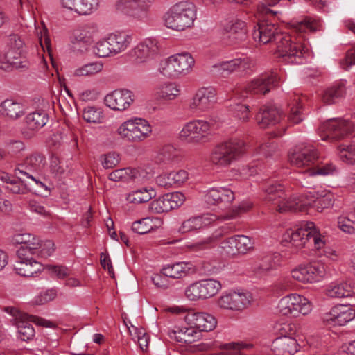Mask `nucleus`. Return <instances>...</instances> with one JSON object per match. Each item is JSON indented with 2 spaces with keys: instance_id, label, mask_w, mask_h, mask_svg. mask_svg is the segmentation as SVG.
<instances>
[{
  "instance_id": "obj_1",
  "label": "nucleus",
  "mask_w": 355,
  "mask_h": 355,
  "mask_svg": "<svg viewBox=\"0 0 355 355\" xmlns=\"http://www.w3.org/2000/svg\"><path fill=\"white\" fill-rule=\"evenodd\" d=\"M252 37L254 41L263 44L275 42L277 57L287 64L303 63L304 54L309 51L304 43L293 42L291 35L278 33L274 24L266 21L257 24L252 32Z\"/></svg>"
},
{
  "instance_id": "obj_2",
  "label": "nucleus",
  "mask_w": 355,
  "mask_h": 355,
  "mask_svg": "<svg viewBox=\"0 0 355 355\" xmlns=\"http://www.w3.org/2000/svg\"><path fill=\"white\" fill-rule=\"evenodd\" d=\"M284 241L289 242L292 245L301 248L306 244H313L314 248H322L325 242L324 237L315 227L313 222H304L299 227L289 229L284 234Z\"/></svg>"
},
{
  "instance_id": "obj_3",
  "label": "nucleus",
  "mask_w": 355,
  "mask_h": 355,
  "mask_svg": "<svg viewBox=\"0 0 355 355\" xmlns=\"http://www.w3.org/2000/svg\"><path fill=\"white\" fill-rule=\"evenodd\" d=\"M245 143L239 139H232L216 145L211 151L210 160L219 167H227L240 159L245 153Z\"/></svg>"
},
{
  "instance_id": "obj_4",
  "label": "nucleus",
  "mask_w": 355,
  "mask_h": 355,
  "mask_svg": "<svg viewBox=\"0 0 355 355\" xmlns=\"http://www.w3.org/2000/svg\"><path fill=\"white\" fill-rule=\"evenodd\" d=\"M196 19V7L189 1H181L174 5L165 17V24L169 28L183 31L191 27Z\"/></svg>"
},
{
  "instance_id": "obj_5",
  "label": "nucleus",
  "mask_w": 355,
  "mask_h": 355,
  "mask_svg": "<svg viewBox=\"0 0 355 355\" xmlns=\"http://www.w3.org/2000/svg\"><path fill=\"white\" fill-rule=\"evenodd\" d=\"M151 132V125L141 118L127 120L117 129V134L121 139L132 143H139L146 140Z\"/></svg>"
},
{
  "instance_id": "obj_6",
  "label": "nucleus",
  "mask_w": 355,
  "mask_h": 355,
  "mask_svg": "<svg viewBox=\"0 0 355 355\" xmlns=\"http://www.w3.org/2000/svg\"><path fill=\"white\" fill-rule=\"evenodd\" d=\"M194 64V59L188 53L170 56L160 64L159 71L164 76L178 78L187 74Z\"/></svg>"
},
{
  "instance_id": "obj_7",
  "label": "nucleus",
  "mask_w": 355,
  "mask_h": 355,
  "mask_svg": "<svg viewBox=\"0 0 355 355\" xmlns=\"http://www.w3.org/2000/svg\"><path fill=\"white\" fill-rule=\"evenodd\" d=\"M263 190L266 193L265 200L277 205V211L280 213L297 211V209L301 208L296 199L287 198V196L284 191V187L280 184L269 183Z\"/></svg>"
},
{
  "instance_id": "obj_8",
  "label": "nucleus",
  "mask_w": 355,
  "mask_h": 355,
  "mask_svg": "<svg viewBox=\"0 0 355 355\" xmlns=\"http://www.w3.org/2000/svg\"><path fill=\"white\" fill-rule=\"evenodd\" d=\"M211 130V125L204 120H193L184 125L179 133L180 140L198 144L204 141Z\"/></svg>"
},
{
  "instance_id": "obj_9",
  "label": "nucleus",
  "mask_w": 355,
  "mask_h": 355,
  "mask_svg": "<svg viewBox=\"0 0 355 355\" xmlns=\"http://www.w3.org/2000/svg\"><path fill=\"white\" fill-rule=\"evenodd\" d=\"M279 312L284 315L297 317L300 313L305 315L311 310L309 301L304 296L293 293L282 297L279 304Z\"/></svg>"
},
{
  "instance_id": "obj_10",
  "label": "nucleus",
  "mask_w": 355,
  "mask_h": 355,
  "mask_svg": "<svg viewBox=\"0 0 355 355\" xmlns=\"http://www.w3.org/2000/svg\"><path fill=\"white\" fill-rule=\"evenodd\" d=\"M220 288L221 284L218 281L202 279L189 285L185 290V295L190 300L207 299L216 295Z\"/></svg>"
},
{
  "instance_id": "obj_11",
  "label": "nucleus",
  "mask_w": 355,
  "mask_h": 355,
  "mask_svg": "<svg viewBox=\"0 0 355 355\" xmlns=\"http://www.w3.org/2000/svg\"><path fill=\"white\" fill-rule=\"evenodd\" d=\"M318 153L311 145L295 146L288 154V160L291 165L298 168H311L318 159Z\"/></svg>"
},
{
  "instance_id": "obj_12",
  "label": "nucleus",
  "mask_w": 355,
  "mask_h": 355,
  "mask_svg": "<svg viewBox=\"0 0 355 355\" xmlns=\"http://www.w3.org/2000/svg\"><path fill=\"white\" fill-rule=\"evenodd\" d=\"M154 0H119L116 9L123 14L137 19L146 18Z\"/></svg>"
},
{
  "instance_id": "obj_13",
  "label": "nucleus",
  "mask_w": 355,
  "mask_h": 355,
  "mask_svg": "<svg viewBox=\"0 0 355 355\" xmlns=\"http://www.w3.org/2000/svg\"><path fill=\"white\" fill-rule=\"evenodd\" d=\"M292 277L302 283L318 282L325 274L324 265L314 262L306 265H300L291 270Z\"/></svg>"
},
{
  "instance_id": "obj_14",
  "label": "nucleus",
  "mask_w": 355,
  "mask_h": 355,
  "mask_svg": "<svg viewBox=\"0 0 355 355\" xmlns=\"http://www.w3.org/2000/svg\"><path fill=\"white\" fill-rule=\"evenodd\" d=\"M321 128L325 133L326 139L339 140L352 134L354 125L352 121L331 119L324 123Z\"/></svg>"
},
{
  "instance_id": "obj_15",
  "label": "nucleus",
  "mask_w": 355,
  "mask_h": 355,
  "mask_svg": "<svg viewBox=\"0 0 355 355\" xmlns=\"http://www.w3.org/2000/svg\"><path fill=\"white\" fill-rule=\"evenodd\" d=\"M279 78L275 72L262 74L248 83L244 89L247 94L265 95L278 86Z\"/></svg>"
},
{
  "instance_id": "obj_16",
  "label": "nucleus",
  "mask_w": 355,
  "mask_h": 355,
  "mask_svg": "<svg viewBox=\"0 0 355 355\" xmlns=\"http://www.w3.org/2000/svg\"><path fill=\"white\" fill-rule=\"evenodd\" d=\"M222 33L229 45L244 42L248 37L247 24L241 19H233L223 25Z\"/></svg>"
},
{
  "instance_id": "obj_17",
  "label": "nucleus",
  "mask_w": 355,
  "mask_h": 355,
  "mask_svg": "<svg viewBox=\"0 0 355 355\" xmlns=\"http://www.w3.org/2000/svg\"><path fill=\"white\" fill-rule=\"evenodd\" d=\"M184 201V196L182 193H168L153 200L150 203L149 208L153 212L161 214L179 207Z\"/></svg>"
},
{
  "instance_id": "obj_18",
  "label": "nucleus",
  "mask_w": 355,
  "mask_h": 355,
  "mask_svg": "<svg viewBox=\"0 0 355 355\" xmlns=\"http://www.w3.org/2000/svg\"><path fill=\"white\" fill-rule=\"evenodd\" d=\"M134 100L135 96L132 91L126 89H118L106 95L104 101L110 109L123 111L130 106Z\"/></svg>"
},
{
  "instance_id": "obj_19",
  "label": "nucleus",
  "mask_w": 355,
  "mask_h": 355,
  "mask_svg": "<svg viewBox=\"0 0 355 355\" xmlns=\"http://www.w3.org/2000/svg\"><path fill=\"white\" fill-rule=\"evenodd\" d=\"M253 66V61L250 58L245 57L222 62L218 64H215L214 68L216 69V72L225 76L236 71L241 73H247L248 71L250 70Z\"/></svg>"
},
{
  "instance_id": "obj_20",
  "label": "nucleus",
  "mask_w": 355,
  "mask_h": 355,
  "mask_svg": "<svg viewBox=\"0 0 355 355\" xmlns=\"http://www.w3.org/2000/svg\"><path fill=\"white\" fill-rule=\"evenodd\" d=\"M19 315L21 320L17 322V327L19 338L24 341L28 340L35 336L34 328L28 321L33 322L42 327H52L51 322L46 321L42 318L28 314L22 315L19 313Z\"/></svg>"
},
{
  "instance_id": "obj_21",
  "label": "nucleus",
  "mask_w": 355,
  "mask_h": 355,
  "mask_svg": "<svg viewBox=\"0 0 355 355\" xmlns=\"http://www.w3.org/2000/svg\"><path fill=\"white\" fill-rule=\"evenodd\" d=\"M250 302V295L247 293L232 292L220 296L217 304L223 309L241 311L245 309Z\"/></svg>"
},
{
  "instance_id": "obj_22",
  "label": "nucleus",
  "mask_w": 355,
  "mask_h": 355,
  "mask_svg": "<svg viewBox=\"0 0 355 355\" xmlns=\"http://www.w3.org/2000/svg\"><path fill=\"white\" fill-rule=\"evenodd\" d=\"M216 92L213 87H202L199 89L189 104L191 111H206L210 109L216 102Z\"/></svg>"
},
{
  "instance_id": "obj_23",
  "label": "nucleus",
  "mask_w": 355,
  "mask_h": 355,
  "mask_svg": "<svg viewBox=\"0 0 355 355\" xmlns=\"http://www.w3.org/2000/svg\"><path fill=\"white\" fill-rule=\"evenodd\" d=\"M0 180L5 184L3 188L10 193L25 194L33 189L35 183L23 181L12 174L0 171Z\"/></svg>"
},
{
  "instance_id": "obj_24",
  "label": "nucleus",
  "mask_w": 355,
  "mask_h": 355,
  "mask_svg": "<svg viewBox=\"0 0 355 355\" xmlns=\"http://www.w3.org/2000/svg\"><path fill=\"white\" fill-rule=\"evenodd\" d=\"M355 311L347 305L339 304L334 306L329 313H326L323 320L329 325L343 326L353 320Z\"/></svg>"
},
{
  "instance_id": "obj_25",
  "label": "nucleus",
  "mask_w": 355,
  "mask_h": 355,
  "mask_svg": "<svg viewBox=\"0 0 355 355\" xmlns=\"http://www.w3.org/2000/svg\"><path fill=\"white\" fill-rule=\"evenodd\" d=\"M159 48L155 41L146 40L138 44L130 53L131 61L135 64H141L153 58L157 54Z\"/></svg>"
},
{
  "instance_id": "obj_26",
  "label": "nucleus",
  "mask_w": 355,
  "mask_h": 355,
  "mask_svg": "<svg viewBox=\"0 0 355 355\" xmlns=\"http://www.w3.org/2000/svg\"><path fill=\"white\" fill-rule=\"evenodd\" d=\"M46 164V158L42 153H33L24 160V164L20 165L17 168L20 173L26 175L27 178L29 179L32 183L43 187L44 184L35 178V177L29 172L26 171V168H31L33 171H40L42 170Z\"/></svg>"
},
{
  "instance_id": "obj_27",
  "label": "nucleus",
  "mask_w": 355,
  "mask_h": 355,
  "mask_svg": "<svg viewBox=\"0 0 355 355\" xmlns=\"http://www.w3.org/2000/svg\"><path fill=\"white\" fill-rule=\"evenodd\" d=\"M186 320L199 332L212 331L217 324V320L214 315L204 312L189 313L186 316Z\"/></svg>"
},
{
  "instance_id": "obj_28",
  "label": "nucleus",
  "mask_w": 355,
  "mask_h": 355,
  "mask_svg": "<svg viewBox=\"0 0 355 355\" xmlns=\"http://www.w3.org/2000/svg\"><path fill=\"white\" fill-rule=\"evenodd\" d=\"M12 242L14 244L21 245L17 251V256L22 259H27L28 255L34 254L36 249L35 246L38 245L37 237L28 233L15 234Z\"/></svg>"
},
{
  "instance_id": "obj_29",
  "label": "nucleus",
  "mask_w": 355,
  "mask_h": 355,
  "mask_svg": "<svg viewBox=\"0 0 355 355\" xmlns=\"http://www.w3.org/2000/svg\"><path fill=\"white\" fill-rule=\"evenodd\" d=\"M36 257L33 254L27 257V259H22L17 257V261L14 265V269L16 272L23 277H30L40 273L44 269V266L39 261H36Z\"/></svg>"
},
{
  "instance_id": "obj_30",
  "label": "nucleus",
  "mask_w": 355,
  "mask_h": 355,
  "mask_svg": "<svg viewBox=\"0 0 355 355\" xmlns=\"http://www.w3.org/2000/svg\"><path fill=\"white\" fill-rule=\"evenodd\" d=\"M281 112L273 105H263L256 115V121L261 128H266L279 123Z\"/></svg>"
},
{
  "instance_id": "obj_31",
  "label": "nucleus",
  "mask_w": 355,
  "mask_h": 355,
  "mask_svg": "<svg viewBox=\"0 0 355 355\" xmlns=\"http://www.w3.org/2000/svg\"><path fill=\"white\" fill-rule=\"evenodd\" d=\"M298 349L299 345L292 336H279L271 345V350L275 355H293Z\"/></svg>"
},
{
  "instance_id": "obj_32",
  "label": "nucleus",
  "mask_w": 355,
  "mask_h": 355,
  "mask_svg": "<svg viewBox=\"0 0 355 355\" xmlns=\"http://www.w3.org/2000/svg\"><path fill=\"white\" fill-rule=\"evenodd\" d=\"M61 3L64 8L80 15L91 14L98 6V0H61Z\"/></svg>"
},
{
  "instance_id": "obj_33",
  "label": "nucleus",
  "mask_w": 355,
  "mask_h": 355,
  "mask_svg": "<svg viewBox=\"0 0 355 355\" xmlns=\"http://www.w3.org/2000/svg\"><path fill=\"white\" fill-rule=\"evenodd\" d=\"M335 201L334 196L331 192H325L324 194L317 197L312 202H301L298 201V205L300 206V209H297V211H309V207L315 208L318 211L321 212L324 209H328L333 206Z\"/></svg>"
},
{
  "instance_id": "obj_34",
  "label": "nucleus",
  "mask_w": 355,
  "mask_h": 355,
  "mask_svg": "<svg viewBox=\"0 0 355 355\" xmlns=\"http://www.w3.org/2000/svg\"><path fill=\"white\" fill-rule=\"evenodd\" d=\"M144 172L138 168H124L114 170L109 174V179L118 182H139Z\"/></svg>"
},
{
  "instance_id": "obj_35",
  "label": "nucleus",
  "mask_w": 355,
  "mask_h": 355,
  "mask_svg": "<svg viewBox=\"0 0 355 355\" xmlns=\"http://www.w3.org/2000/svg\"><path fill=\"white\" fill-rule=\"evenodd\" d=\"M346 92L343 83H338L325 89L321 94V101L325 105H331L342 98Z\"/></svg>"
},
{
  "instance_id": "obj_36",
  "label": "nucleus",
  "mask_w": 355,
  "mask_h": 355,
  "mask_svg": "<svg viewBox=\"0 0 355 355\" xmlns=\"http://www.w3.org/2000/svg\"><path fill=\"white\" fill-rule=\"evenodd\" d=\"M163 224L157 217H146L135 221L132 225L133 232L139 234H145L159 228Z\"/></svg>"
},
{
  "instance_id": "obj_37",
  "label": "nucleus",
  "mask_w": 355,
  "mask_h": 355,
  "mask_svg": "<svg viewBox=\"0 0 355 355\" xmlns=\"http://www.w3.org/2000/svg\"><path fill=\"white\" fill-rule=\"evenodd\" d=\"M0 113L10 119L15 120L24 114V110L21 103L12 99H6L0 104Z\"/></svg>"
},
{
  "instance_id": "obj_38",
  "label": "nucleus",
  "mask_w": 355,
  "mask_h": 355,
  "mask_svg": "<svg viewBox=\"0 0 355 355\" xmlns=\"http://www.w3.org/2000/svg\"><path fill=\"white\" fill-rule=\"evenodd\" d=\"M338 154L342 162L355 165V135L338 146Z\"/></svg>"
},
{
  "instance_id": "obj_39",
  "label": "nucleus",
  "mask_w": 355,
  "mask_h": 355,
  "mask_svg": "<svg viewBox=\"0 0 355 355\" xmlns=\"http://www.w3.org/2000/svg\"><path fill=\"white\" fill-rule=\"evenodd\" d=\"M188 179V173L184 170L172 171L166 175L159 176L157 182L164 187H180Z\"/></svg>"
},
{
  "instance_id": "obj_40",
  "label": "nucleus",
  "mask_w": 355,
  "mask_h": 355,
  "mask_svg": "<svg viewBox=\"0 0 355 355\" xmlns=\"http://www.w3.org/2000/svg\"><path fill=\"white\" fill-rule=\"evenodd\" d=\"M49 121V115L43 110H36L29 113L25 118V122L28 129L38 130L43 128Z\"/></svg>"
},
{
  "instance_id": "obj_41",
  "label": "nucleus",
  "mask_w": 355,
  "mask_h": 355,
  "mask_svg": "<svg viewBox=\"0 0 355 355\" xmlns=\"http://www.w3.org/2000/svg\"><path fill=\"white\" fill-rule=\"evenodd\" d=\"M107 38L114 55L124 51L130 42V37L124 33H112Z\"/></svg>"
},
{
  "instance_id": "obj_42",
  "label": "nucleus",
  "mask_w": 355,
  "mask_h": 355,
  "mask_svg": "<svg viewBox=\"0 0 355 355\" xmlns=\"http://www.w3.org/2000/svg\"><path fill=\"white\" fill-rule=\"evenodd\" d=\"M191 270L190 263L180 262L164 268L163 274L168 278L180 279L189 274Z\"/></svg>"
},
{
  "instance_id": "obj_43",
  "label": "nucleus",
  "mask_w": 355,
  "mask_h": 355,
  "mask_svg": "<svg viewBox=\"0 0 355 355\" xmlns=\"http://www.w3.org/2000/svg\"><path fill=\"white\" fill-rule=\"evenodd\" d=\"M180 95V89L175 83H164L156 88L154 96L157 100H173Z\"/></svg>"
},
{
  "instance_id": "obj_44",
  "label": "nucleus",
  "mask_w": 355,
  "mask_h": 355,
  "mask_svg": "<svg viewBox=\"0 0 355 355\" xmlns=\"http://www.w3.org/2000/svg\"><path fill=\"white\" fill-rule=\"evenodd\" d=\"M24 44L23 40L18 35L11 34L8 36V46L9 49L8 51H12L13 54H18L13 59V62H16V68L22 67L20 58L23 52Z\"/></svg>"
},
{
  "instance_id": "obj_45",
  "label": "nucleus",
  "mask_w": 355,
  "mask_h": 355,
  "mask_svg": "<svg viewBox=\"0 0 355 355\" xmlns=\"http://www.w3.org/2000/svg\"><path fill=\"white\" fill-rule=\"evenodd\" d=\"M336 170V167L331 162H324L320 160L319 155L313 165L306 171L309 175H327L333 174Z\"/></svg>"
},
{
  "instance_id": "obj_46",
  "label": "nucleus",
  "mask_w": 355,
  "mask_h": 355,
  "mask_svg": "<svg viewBox=\"0 0 355 355\" xmlns=\"http://www.w3.org/2000/svg\"><path fill=\"white\" fill-rule=\"evenodd\" d=\"M252 347V345L232 342L220 345L219 349L221 352L212 353L209 355H243V349H249Z\"/></svg>"
},
{
  "instance_id": "obj_47",
  "label": "nucleus",
  "mask_w": 355,
  "mask_h": 355,
  "mask_svg": "<svg viewBox=\"0 0 355 355\" xmlns=\"http://www.w3.org/2000/svg\"><path fill=\"white\" fill-rule=\"evenodd\" d=\"M353 293L351 284L347 282H341L334 286H329L326 294L330 297L342 298L347 297L352 295Z\"/></svg>"
},
{
  "instance_id": "obj_48",
  "label": "nucleus",
  "mask_w": 355,
  "mask_h": 355,
  "mask_svg": "<svg viewBox=\"0 0 355 355\" xmlns=\"http://www.w3.org/2000/svg\"><path fill=\"white\" fill-rule=\"evenodd\" d=\"M154 193L153 189L142 188L129 193L126 197V200L130 203H144L148 202L153 198Z\"/></svg>"
},
{
  "instance_id": "obj_49",
  "label": "nucleus",
  "mask_w": 355,
  "mask_h": 355,
  "mask_svg": "<svg viewBox=\"0 0 355 355\" xmlns=\"http://www.w3.org/2000/svg\"><path fill=\"white\" fill-rule=\"evenodd\" d=\"M288 106L291 107L288 117V121L294 124L300 123L304 119L300 98L298 96H295L294 98L288 103Z\"/></svg>"
},
{
  "instance_id": "obj_50",
  "label": "nucleus",
  "mask_w": 355,
  "mask_h": 355,
  "mask_svg": "<svg viewBox=\"0 0 355 355\" xmlns=\"http://www.w3.org/2000/svg\"><path fill=\"white\" fill-rule=\"evenodd\" d=\"M4 148L8 157H17L25 150L26 146L21 140L9 139L5 141Z\"/></svg>"
},
{
  "instance_id": "obj_51",
  "label": "nucleus",
  "mask_w": 355,
  "mask_h": 355,
  "mask_svg": "<svg viewBox=\"0 0 355 355\" xmlns=\"http://www.w3.org/2000/svg\"><path fill=\"white\" fill-rule=\"evenodd\" d=\"M37 241L38 245L35 246L36 249L34 250V254H32L34 257L36 258H46L54 252V243L52 241L47 240L42 241L39 238H37Z\"/></svg>"
},
{
  "instance_id": "obj_52",
  "label": "nucleus",
  "mask_w": 355,
  "mask_h": 355,
  "mask_svg": "<svg viewBox=\"0 0 355 355\" xmlns=\"http://www.w3.org/2000/svg\"><path fill=\"white\" fill-rule=\"evenodd\" d=\"M318 23L310 18H306L301 21L294 22L292 24L293 30L297 33L315 32L318 28Z\"/></svg>"
},
{
  "instance_id": "obj_53",
  "label": "nucleus",
  "mask_w": 355,
  "mask_h": 355,
  "mask_svg": "<svg viewBox=\"0 0 355 355\" xmlns=\"http://www.w3.org/2000/svg\"><path fill=\"white\" fill-rule=\"evenodd\" d=\"M102 69L103 64L100 62H94L76 69L74 75L76 76H92L101 71Z\"/></svg>"
},
{
  "instance_id": "obj_54",
  "label": "nucleus",
  "mask_w": 355,
  "mask_h": 355,
  "mask_svg": "<svg viewBox=\"0 0 355 355\" xmlns=\"http://www.w3.org/2000/svg\"><path fill=\"white\" fill-rule=\"evenodd\" d=\"M234 198V193L230 189L227 187H219V208L225 209L230 207Z\"/></svg>"
},
{
  "instance_id": "obj_55",
  "label": "nucleus",
  "mask_w": 355,
  "mask_h": 355,
  "mask_svg": "<svg viewBox=\"0 0 355 355\" xmlns=\"http://www.w3.org/2000/svg\"><path fill=\"white\" fill-rule=\"evenodd\" d=\"M235 238L238 254H245L254 249V242L251 238L245 235H236Z\"/></svg>"
},
{
  "instance_id": "obj_56",
  "label": "nucleus",
  "mask_w": 355,
  "mask_h": 355,
  "mask_svg": "<svg viewBox=\"0 0 355 355\" xmlns=\"http://www.w3.org/2000/svg\"><path fill=\"white\" fill-rule=\"evenodd\" d=\"M37 35L42 49L44 51H46L51 57L52 49L47 28L42 24V27L40 28V31L37 30Z\"/></svg>"
},
{
  "instance_id": "obj_57",
  "label": "nucleus",
  "mask_w": 355,
  "mask_h": 355,
  "mask_svg": "<svg viewBox=\"0 0 355 355\" xmlns=\"http://www.w3.org/2000/svg\"><path fill=\"white\" fill-rule=\"evenodd\" d=\"M202 227V219L201 217H193L184 220L180 227L179 232L181 233H187L191 231L200 229Z\"/></svg>"
},
{
  "instance_id": "obj_58",
  "label": "nucleus",
  "mask_w": 355,
  "mask_h": 355,
  "mask_svg": "<svg viewBox=\"0 0 355 355\" xmlns=\"http://www.w3.org/2000/svg\"><path fill=\"white\" fill-rule=\"evenodd\" d=\"M83 118L87 123H101L102 119L101 112L94 107H87L83 110Z\"/></svg>"
},
{
  "instance_id": "obj_59",
  "label": "nucleus",
  "mask_w": 355,
  "mask_h": 355,
  "mask_svg": "<svg viewBox=\"0 0 355 355\" xmlns=\"http://www.w3.org/2000/svg\"><path fill=\"white\" fill-rule=\"evenodd\" d=\"M94 53L100 58L108 57L113 54L107 38L96 43L94 47Z\"/></svg>"
},
{
  "instance_id": "obj_60",
  "label": "nucleus",
  "mask_w": 355,
  "mask_h": 355,
  "mask_svg": "<svg viewBox=\"0 0 355 355\" xmlns=\"http://www.w3.org/2000/svg\"><path fill=\"white\" fill-rule=\"evenodd\" d=\"M101 162L103 168H113L120 162V156L116 153H109L101 156Z\"/></svg>"
},
{
  "instance_id": "obj_61",
  "label": "nucleus",
  "mask_w": 355,
  "mask_h": 355,
  "mask_svg": "<svg viewBox=\"0 0 355 355\" xmlns=\"http://www.w3.org/2000/svg\"><path fill=\"white\" fill-rule=\"evenodd\" d=\"M236 240V238L233 236L226 238L220 243L221 248L227 255L234 256L238 254Z\"/></svg>"
},
{
  "instance_id": "obj_62",
  "label": "nucleus",
  "mask_w": 355,
  "mask_h": 355,
  "mask_svg": "<svg viewBox=\"0 0 355 355\" xmlns=\"http://www.w3.org/2000/svg\"><path fill=\"white\" fill-rule=\"evenodd\" d=\"M44 268L48 270L51 275L58 279H64L70 275L69 268L64 266L46 265Z\"/></svg>"
},
{
  "instance_id": "obj_63",
  "label": "nucleus",
  "mask_w": 355,
  "mask_h": 355,
  "mask_svg": "<svg viewBox=\"0 0 355 355\" xmlns=\"http://www.w3.org/2000/svg\"><path fill=\"white\" fill-rule=\"evenodd\" d=\"M219 187H214L205 191L204 200L209 205L218 207Z\"/></svg>"
},
{
  "instance_id": "obj_64",
  "label": "nucleus",
  "mask_w": 355,
  "mask_h": 355,
  "mask_svg": "<svg viewBox=\"0 0 355 355\" xmlns=\"http://www.w3.org/2000/svg\"><path fill=\"white\" fill-rule=\"evenodd\" d=\"M214 242V238L208 237L202 241L191 244L189 247L190 249L194 252L205 250L213 248Z\"/></svg>"
}]
</instances>
